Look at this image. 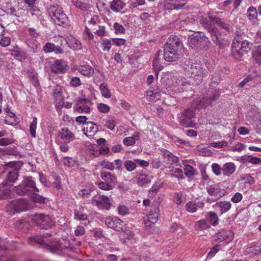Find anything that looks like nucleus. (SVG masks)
Here are the masks:
<instances>
[{"instance_id":"37998d69","label":"nucleus","mask_w":261,"mask_h":261,"mask_svg":"<svg viewBox=\"0 0 261 261\" xmlns=\"http://www.w3.org/2000/svg\"><path fill=\"white\" fill-rule=\"evenodd\" d=\"M75 109L79 113H89L91 109L89 107L85 105L76 106Z\"/></svg>"},{"instance_id":"1a4fd4ad","label":"nucleus","mask_w":261,"mask_h":261,"mask_svg":"<svg viewBox=\"0 0 261 261\" xmlns=\"http://www.w3.org/2000/svg\"><path fill=\"white\" fill-rule=\"evenodd\" d=\"M29 208L28 201L24 198H20L10 202L7 206V213L13 215L15 213L27 211Z\"/></svg>"},{"instance_id":"e433bc0d","label":"nucleus","mask_w":261,"mask_h":261,"mask_svg":"<svg viewBox=\"0 0 261 261\" xmlns=\"http://www.w3.org/2000/svg\"><path fill=\"white\" fill-rule=\"evenodd\" d=\"M30 197L34 202L41 203H44L46 199L45 197L37 194L36 192H33V193L30 195Z\"/></svg>"},{"instance_id":"bf43d9fd","label":"nucleus","mask_w":261,"mask_h":261,"mask_svg":"<svg viewBox=\"0 0 261 261\" xmlns=\"http://www.w3.org/2000/svg\"><path fill=\"white\" fill-rule=\"evenodd\" d=\"M101 165L103 166L105 168L109 169L110 170H113L114 169V166L113 163L109 162L106 160L103 161Z\"/></svg>"},{"instance_id":"bb28decb","label":"nucleus","mask_w":261,"mask_h":261,"mask_svg":"<svg viewBox=\"0 0 261 261\" xmlns=\"http://www.w3.org/2000/svg\"><path fill=\"white\" fill-rule=\"evenodd\" d=\"M59 39L61 42L60 45H56L55 44L54 45V49L53 51H54L56 54H63L64 53L63 48L64 46V44H67L68 43L66 39L62 36L59 37Z\"/></svg>"},{"instance_id":"a878e982","label":"nucleus","mask_w":261,"mask_h":261,"mask_svg":"<svg viewBox=\"0 0 261 261\" xmlns=\"http://www.w3.org/2000/svg\"><path fill=\"white\" fill-rule=\"evenodd\" d=\"M101 178L110 184H116V177L115 175L109 172H101L100 174Z\"/></svg>"},{"instance_id":"0e129e2a","label":"nucleus","mask_w":261,"mask_h":261,"mask_svg":"<svg viewBox=\"0 0 261 261\" xmlns=\"http://www.w3.org/2000/svg\"><path fill=\"white\" fill-rule=\"evenodd\" d=\"M183 196V194L181 192L176 193L174 198V201L177 204H180L182 203V199L181 198Z\"/></svg>"},{"instance_id":"69168bd1","label":"nucleus","mask_w":261,"mask_h":261,"mask_svg":"<svg viewBox=\"0 0 261 261\" xmlns=\"http://www.w3.org/2000/svg\"><path fill=\"white\" fill-rule=\"evenodd\" d=\"M91 193V190L90 189H83L81 190L79 194L82 197V198H86L89 197Z\"/></svg>"},{"instance_id":"a19ab883","label":"nucleus","mask_w":261,"mask_h":261,"mask_svg":"<svg viewBox=\"0 0 261 261\" xmlns=\"http://www.w3.org/2000/svg\"><path fill=\"white\" fill-rule=\"evenodd\" d=\"M256 62L261 65V45L258 46L254 54Z\"/></svg>"},{"instance_id":"79ce46f5","label":"nucleus","mask_w":261,"mask_h":261,"mask_svg":"<svg viewBox=\"0 0 261 261\" xmlns=\"http://www.w3.org/2000/svg\"><path fill=\"white\" fill-rule=\"evenodd\" d=\"M220 80L221 77L220 75L216 73H214L212 75L211 86L212 87H216L218 85Z\"/></svg>"},{"instance_id":"c85d7f7f","label":"nucleus","mask_w":261,"mask_h":261,"mask_svg":"<svg viewBox=\"0 0 261 261\" xmlns=\"http://www.w3.org/2000/svg\"><path fill=\"white\" fill-rule=\"evenodd\" d=\"M150 178L148 175L141 173L138 175L137 182L139 186H143L150 182Z\"/></svg>"},{"instance_id":"a211bd4d","label":"nucleus","mask_w":261,"mask_h":261,"mask_svg":"<svg viewBox=\"0 0 261 261\" xmlns=\"http://www.w3.org/2000/svg\"><path fill=\"white\" fill-rule=\"evenodd\" d=\"M8 174L6 180L10 182H14L17 179L18 176V169L16 168H7Z\"/></svg>"},{"instance_id":"6e6d98bb","label":"nucleus","mask_w":261,"mask_h":261,"mask_svg":"<svg viewBox=\"0 0 261 261\" xmlns=\"http://www.w3.org/2000/svg\"><path fill=\"white\" fill-rule=\"evenodd\" d=\"M155 223V222H153L150 219L146 220L144 222L146 228L151 232H153L152 229L154 227Z\"/></svg>"},{"instance_id":"f257e3e1","label":"nucleus","mask_w":261,"mask_h":261,"mask_svg":"<svg viewBox=\"0 0 261 261\" xmlns=\"http://www.w3.org/2000/svg\"><path fill=\"white\" fill-rule=\"evenodd\" d=\"M184 67L185 69L191 75L186 79L183 78L182 83H188L192 86H197L201 83L203 78L207 76L208 72L203 70L200 63L193 62L192 60H187L185 62Z\"/></svg>"},{"instance_id":"2f4dec72","label":"nucleus","mask_w":261,"mask_h":261,"mask_svg":"<svg viewBox=\"0 0 261 261\" xmlns=\"http://www.w3.org/2000/svg\"><path fill=\"white\" fill-rule=\"evenodd\" d=\"M209 222L213 226H216L218 224L219 218L217 214L214 212H209L207 213Z\"/></svg>"},{"instance_id":"052dcab7","label":"nucleus","mask_w":261,"mask_h":261,"mask_svg":"<svg viewBox=\"0 0 261 261\" xmlns=\"http://www.w3.org/2000/svg\"><path fill=\"white\" fill-rule=\"evenodd\" d=\"M11 39L8 37H4L0 40V44L4 47L8 46L10 45Z\"/></svg>"},{"instance_id":"4c0bfd02","label":"nucleus","mask_w":261,"mask_h":261,"mask_svg":"<svg viewBox=\"0 0 261 261\" xmlns=\"http://www.w3.org/2000/svg\"><path fill=\"white\" fill-rule=\"evenodd\" d=\"M227 238V233L225 230H222L215 236L216 241L222 242Z\"/></svg>"},{"instance_id":"680f3d73","label":"nucleus","mask_w":261,"mask_h":261,"mask_svg":"<svg viewBox=\"0 0 261 261\" xmlns=\"http://www.w3.org/2000/svg\"><path fill=\"white\" fill-rule=\"evenodd\" d=\"M97 108L100 112L104 113H106L110 111V107L108 105L103 103L99 104Z\"/></svg>"},{"instance_id":"774afa93","label":"nucleus","mask_w":261,"mask_h":261,"mask_svg":"<svg viewBox=\"0 0 261 261\" xmlns=\"http://www.w3.org/2000/svg\"><path fill=\"white\" fill-rule=\"evenodd\" d=\"M74 232L76 236H82L85 233V230L83 226L80 225L76 227Z\"/></svg>"},{"instance_id":"de8ad7c7","label":"nucleus","mask_w":261,"mask_h":261,"mask_svg":"<svg viewBox=\"0 0 261 261\" xmlns=\"http://www.w3.org/2000/svg\"><path fill=\"white\" fill-rule=\"evenodd\" d=\"M63 163L68 166V167H72L75 164V161L72 158L70 157H64L63 159Z\"/></svg>"},{"instance_id":"6ab92c4d","label":"nucleus","mask_w":261,"mask_h":261,"mask_svg":"<svg viewBox=\"0 0 261 261\" xmlns=\"http://www.w3.org/2000/svg\"><path fill=\"white\" fill-rule=\"evenodd\" d=\"M236 168L233 163H226L223 166L222 171L224 175L229 176L235 172Z\"/></svg>"},{"instance_id":"338daca9","label":"nucleus","mask_w":261,"mask_h":261,"mask_svg":"<svg viewBox=\"0 0 261 261\" xmlns=\"http://www.w3.org/2000/svg\"><path fill=\"white\" fill-rule=\"evenodd\" d=\"M70 84L73 87H79L81 85V82L79 77H72L71 81Z\"/></svg>"},{"instance_id":"2eb2a0df","label":"nucleus","mask_w":261,"mask_h":261,"mask_svg":"<svg viewBox=\"0 0 261 261\" xmlns=\"http://www.w3.org/2000/svg\"><path fill=\"white\" fill-rule=\"evenodd\" d=\"M220 91L219 89H216L211 96H206L200 100V103L204 107L208 106L214 101L217 100L220 96Z\"/></svg>"},{"instance_id":"a18cd8bd","label":"nucleus","mask_w":261,"mask_h":261,"mask_svg":"<svg viewBox=\"0 0 261 261\" xmlns=\"http://www.w3.org/2000/svg\"><path fill=\"white\" fill-rule=\"evenodd\" d=\"M72 2L76 7L80 8L83 11H86L88 8L87 5L84 4L78 0H73Z\"/></svg>"},{"instance_id":"7c9ffc66","label":"nucleus","mask_w":261,"mask_h":261,"mask_svg":"<svg viewBox=\"0 0 261 261\" xmlns=\"http://www.w3.org/2000/svg\"><path fill=\"white\" fill-rule=\"evenodd\" d=\"M139 138L138 133H135L132 137H126L123 139V143L126 146H130L135 143L136 139L138 140Z\"/></svg>"},{"instance_id":"5fc2aeb1","label":"nucleus","mask_w":261,"mask_h":261,"mask_svg":"<svg viewBox=\"0 0 261 261\" xmlns=\"http://www.w3.org/2000/svg\"><path fill=\"white\" fill-rule=\"evenodd\" d=\"M101 44L103 46V50L109 51L111 47V40L107 39L102 40Z\"/></svg>"},{"instance_id":"f03ea898","label":"nucleus","mask_w":261,"mask_h":261,"mask_svg":"<svg viewBox=\"0 0 261 261\" xmlns=\"http://www.w3.org/2000/svg\"><path fill=\"white\" fill-rule=\"evenodd\" d=\"M183 45L180 39L172 35L169 38L168 42L164 45V58L167 62H174L180 59Z\"/></svg>"},{"instance_id":"4be33fe9","label":"nucleus","mask_w":261,"mask_h":261,"mask_svg":"<svg viewBox=\"0 0 261 261\" xmlns=\"http://www.w3.org/2000/svg\"><path fill=\"white\" fill-rule=\"evenodd\" d=\"M125 6V4L121 0H114L110 5L111 9L114 12H120Z\"/></svg>"},{"instance_id":"39448f33","label":"nucleus","mask_w":261,"mask_h":261,"mask_svg":"<svg viewBox=\"0 0 261 261\" xmlns=\"http://www.w3.org/2000/svg\"><path fill=\"white\" fill-rule=\"evenodd\" d=\"M189 45L196 51H206L211 46V42L207 36L203 33H199L189 39Z\"/></svg>"},{"instance_id":"f3484780","label":"nucleus","mask_w":261,"mask_h":261,"mask_svg":"<svg viewBox=\"0 0 261 261\" xmlns=\"http://www.w3.org/2000/svg\"><path fill=\"white\" fill-rule=\"evenodd\" d=\"M59 136L61 139L68 140V141H72L75 139L73 133L66 127L62 128L59 132Z\"/></svg>"},{"instance_id":"7ed1b4c3","label":"nucleus","mask_w":261,"mask_h":261,"mask_svg":"<svg viewBox=\"0 0 261 261\" xmlns=\"http://www.w3.org/2000/svg\"><path fill=\"white\" fill-rule=\"evenodd\" d=\"M50 236L51 234L46 233L41 237L37 236L31 237L28 239V243L29 244L33 246L39 245L50 252L55 254H58L59 252L62 251L64 249L66 248V247L63 245L62 243L57 239L49 241V242L48 243H46L45 241L42 239V238H47Z\"/></svg>"},{"instance_id":"58836bf2","label":"nucleus","mask_w":261,"mask_h":261,"mask_svg":"<svg viewBox=\"0 0 261 261\" xmlns=\"http://www.w3.org/2000/svg\"><path fill=\"white\" fill-rule=\"evenodd\" d=\"M55 100L60 99L62 96V89L59 85H57L53 94Z\"/></svg>"},{"instance_id":"5701e85b","label":"nucleus","mask_w":261,"mask_h":261,"mask_svg":"<svg viewBox=\"0 0 261 261\" xmlns=\"http://www.w3.org/2000/svg\"><path fill=\"white\" fill-rule=\"evenodd\" d=\"M64 13L62 8L59 6H53L51 7L49 12L50 16L53 20L54 18L58 17Z\"/></svg>"},{"instance_id":"f704fd0d","label":"nucleus","mask_w":261,"mask_h":261,"mask_svg":"<svg viewBox=\"0 0 261 261\" xmlns=\"http://www.w3.org/2000/svg\"><path fill=\"white\" fill-rule=\"evenodd\" d=\"M124 166L126 170L128 172H131L134 170L136 167L135 162L131 160H126L124 162Z\"/></svg>"},{"instance_id":"dca6fc26","label":"nucleus","mask_w":261,"mask_h":261,"mask_svg":"<svg viewBox=\"0 0 261 261\" xmlns=\"http://www.w3.org/2000/svg\"><path fill=\"white\" fill-rule=\"evenodd\" d=\"M86 126V127L83 129V131L87 137H93L98 130L97 125L93 122H87Z\"/></svg>"},{"instance_id":"b1692460","label":"nucleus","mask_w":261,"mask_h":261,"mask_svg":"<svg viewBox=\"0 0 261 261\" xmlns=\"http://www.w3.org/2000/svg\"><path fill=\"white\" fill-rule=\"evenodd\" d=\"M246 15L250 21L255 22L257 18L256 9L253 6L250 7L247 11Z\"/></svg>"},{"instance_id":"f8f14e48","label":"nucleus","mask_w":261,"mask_h":261,"mask_svg":"<svg viewBox=\"0 0 261 261\" xmlns=\"http://www.w3.org/2000/svg\"><path fill=\"white\" fill-rule=\"evenodd\" d=\"M211 35L212 40L214 43L218 46H221L223 44V39L221 37V33L220 32L218 28L213 27L209 24H201Z\"/></svg>"},{"instance_id":"423d86ee","label":"nucleus","mask_w":261,"mask_h":261,"mask_svg":"<svg viewBox=\"0 0 261 261\" xmlns=\"http://www.w3.org/2000/svg\"><path fill=\"white\" fill-rule=\"evenodd\" d=\"M199 21L200 24H209L213 27L217 24L221 29L225 30L227 32H229L230 29L232 27V23L229 20H223L219 17L214 16H202L200 17Z\"/></svg>"},{"instance_id":"393cba45","label":"nucleus","mask_w":261,"mask_h":261,"mask_svg":"<svg viewBox=\"0 0 261 261\" xmlns=\"http://www.w3.org/2000/svg\"><path fill=\"white\" fill-rule=\"evenodd\" d=\"M160 215V210L156 206L152 207L148 215V219L151 220L153 222H156Z\"/></svg>"},{"instance_id":"49530a36","label":"nucleus","mask_w":261,"mask_h":261,"mask_svg":"<svg viewBox=\"0 0 261 261\" xmlns=\"http://www.w3.org/2000/svg\"><path fill=\"white\" fill-rule=\"evenodd\" d=\"M197 205L195 203L190 201L187 203L186 208L188 212L190 213H194L197 210Z\"/></svg>"},{"instance_id":"c756f323","label":"nucleus","mask_w":261,"mask_h":261,"mask_svg":"<svg viewBox=\"0 0 261 261\" xmlns=\"http://www.w3.org/2000/svg\"><path fill=\"white\" fill-rule=\"evenodd\" d=\"M56 24L60 26H64L67 23L68 17L65 13L59 16L58 17L54 18L53 20Z\"/></svg>"},{"instance_id":"4468645a","label":"nucleus","mask_w":261,"mask_h":261,"mask_svg":"<svg viewBox=\"0 0 261 261\" xmlns=\"http://www.w3.org/2000/svg\"><path fill=\"white\" fill-rule=\"evenodd\" d=\"M105 223L108 227L116 231H119L122 229L123 222L118 217L107 218Z\"/></svg>"},{"instance_id":"c9c22d12","label":"nucleus","mask_w":261,"mask_h":261,"mask_svg":"<svg viewBox=\"0 0 261 261\" xmlns=\"http://www.w3.org/2000/svg\"><path fill=\"white\" fill-rule=\"evenodd\" d=\"M102 95L106 98H110L111 96V93L107 87V85L102 83L99 86Z\"/></svg>"},{"instance_id":"aec40b11","label":"nucleus","mask_w":261,"mask_h":261,"mask_svg":"<svg viewBox=\"0 0 261 261\" xmlns=\"http://www.w3.org/2000/svg\"><path fill=\"white\" fill-rule=\"evenodd\" d=\"M163 161L167 165H172L178 162V158L173 155L171 152L166 151L163 153Z\"/></svg>"},{"instance_id":"9b49d317","label":"nucleus","mask_w":261,"mask_h":261,"mask_svg":"<svg viewBox=\"0 0 261 261\" xmlns=\"http://www.w3.org/2000/svg\"><path fill=\"white\" fill-rule=\"evenodd\" d=\"M91 203L99 209L108 210L111 206L109 197L105 195H95L91 199Z\"/></svg>"},{"instance_id":"09e8293b","label":"nucleus","mask_w":261,"mask_h":261,"mask_svg":"<svg viewBox=\"0 0 261 261\" xmlns=\"http://www.w3.org/2000/svg\"><path fill=\"white\" fill-rule=\"evenodd\" d=\"M207 191L211 196H214L215 197L218 196V189L214 186H211L209 187H207Z\"/></svg>"},{"instance_id":"412c9836","label":"nucleus","mask_w":261,"mask_h":261,"mask_svg":"<svg viewBox=\"0 0 261 261\" xmlns=\"http://www.w3.org/2000/svg\"><path fill=\"white\" fill-rule=\"evenodd\" d=\"M77 70L84 76H91L94 72V69L89 65H83L77 68Z\"/></svg>"},{"instance_id":"ddd939ff","label":"nucleus","mask_w":261,"mask_h":261,"mask_svg":"<svg viewBox=\"0 0 261 261\" xmlns=\"http://www.w3.org/2000/svg\"><path fill=\"white\" fill-rule=\"evenodd\" d=\"M68 68L67 62L63 59L56 60L50 65L51 72L57 74L65 73Z\"/></svg>"},{"instance_id":"72a5a7b5","label":"nucleus","mask_w":261,"mask_h":261,"mask_svg":"<svg viewBox=\"0 0 261 261\" xmlns=\"http://www.w3.org/2000/svg\"><path fill=\"white\" fill-rule=\"evenodd\" d=\"M168 3L172 5L173 9H179L185 5L184 0H168Z\"/></svg>"},{"instance_id":"cd10ccee","label":"nucleus","mask_w":261,"mask_h":261,"mask_svg":"<svg viewBox=\"0 0 261 261\" xmlns=\"http://www.w3.org/2000/svg\"><path fill=\"white\" fill-rule=\"evenodd\" d=\"M216 206L221 210L222 214L230 210L231 204L229 202L220 201L216 204Z\"/></svg>"},{"instance_id":"9d476101","label":"nucleus","mask_w":261,"mask_h":261,"mask_svg":"<svg viewBox=\"0 0 261 261\" xmlns=\"http://www.w3.org/2000/svg\"><path fill=\"white\" fill-rule=\"evenodd\" d=\"M32 220L41 229H47L55 225L54 221L49 215L42 214H35L33 216Z\"/></svg>"},{"instance_id":"e2e57ef3","label":"nucleus","mask_w":261,"mask_h":261,"mask_svg":"<svg viewBox=\"0 0 261 261\" xmlns=\"http://www.w3.org/2000/svg\"><path fill=\"white\" fill-rule=\"evenodd\" d=\"M118 213L122 216H124L128 213V208L124 205H120L118 207Z\"/></svg>"},{"instance_id":"603ef678","label":"nucleus","mask_w":261,"mask_h":261,"mask_svg":"<svg viewBox=\"0 0 261 261\" xmlns=\"http://www.w3.org/2000/svg\"><path fill=\"white\" fill-rule=\"evenodd\" d=\"M185 174L188 177H191L194 174V170L192 166L187 165L185 168Z\"/></svg>"},{"instance_id":"ea45409f","label":"nucleus","mask_w":261,"mask_h":261,"mask_svg":"<svg viewBox=\"0 0 261 261\" xmlns=\"http://www.w3.org/2000/svg\"><path fill=\"white\" fill-rule=\"evenodd\" d=\"M37 118L34 117L33 119L32 122L30 125V134L32 137L36 136V129L37 127Z\"/></svg>"},{"instance_id":"473e14b6","label":"nucleus","mask_w":261,"mask_h":261,"mask_svg":"<svg viewBox=\"0 0 261 261\" xmlns=\"http://www.w3.org/2000/svg\"><path fill=\"white\" fill-rule=\"evenodd\" d=\"M195 226L196 229L200 230H205L210 227V225L205 219H202L197 222Z\"/></svg>"},{"instance_id":"6e6552de","label":"nucleus","mask_w":261,"mask_h":261,"mask_svg":"<svg viewBox=\"0 0 261 261\" xmlns=\"http://www.w3.org/2000/svg\"><path fill=\"white\" fill-rule=\"evenodd\" d=\"M195 117V110L188 108L178 114V121L181 125L186 127H193L195 124L192 119Z\"/></svg>"},{"instance_id":"0eeeda50","label":"nucleus","mask_w":261,"mask_h":261,"mask_svg":"<svg viewBox=\"0 0 261 261\" xmlns=\"http://www.w3.org/2000/svg\"><path fill=\"white\" fill-rule=\"evenodd\" d=\"M16 193L20 196H30L33 192H38L39 189L35 182L29 177L24 179L21 184L15 187Z\"/></svg>"},{"instance_id":"8fccbe9b","label":"nucleus","mask_w":261,"mask_h":261,"mask_svg":"<svg viewBox=\"0 0 261 261\" xmlns=\"http://www.w3.org/2000/svg\"><path fill=\"white\" fill-rule=\"evenodd\" d=\"M54 45L55 44L54 43L47 42L44 46L43 50L46 53L53 52L54 49Z\"/></svg>"},{"instance_id":"4d7b16f0","label":"nucleus","mask_w":261,"mask_h":261,"mask_svg":"<svg viewBox=\"0 0 261 261\" xmlns=\"http://www.w3.org/2000/svg\"><path fill=\"white\" fill-rule=\"evenodd\" d=\"M114 28L115 30V33H124L125 32L124 28L119 23L115 22L114 24Z\"/></svg>"},{"instance_id":"864d4df0","label":"nucleus","mask_w":261,"mask_h":261,"mask_svg":"<svg viewBox=\"0 0 261 261\" xmlns=\"http://www.w3.org/2000/svg\"><path fill=\"white\" fill-rule=\"evenodd\" d=\"M212 168L214 174L217 176L220 175L221 173L222 168L217 163L212 164Z\"/></svg>"},{"instance_id":"c03bdc74","label":"nucleus","mask_w":261,"mask_h":261,"mask_svg":"<svg viewBox=\"0 0 261 261\" xmlns=\"http://www.w3.org/2000/svg\"><path fill=\"white\" fill-rule=\"evenodd\" d=\"M97 185L99 189L103 190L109 191L113 189V186L111 184L107 182L106 183L105 182L101 181L99 182Z\"/></svg>"},{"instance_id":"3c124183","label":"nucleus","mask_w":261,"mask_h":261,"mask_svg":"<svg viewBox=\"0 0 261 261\" xmlns=\"http://www.w3.org/2000/svg\"><path fill=\"white\" fill-rule=\"evenodd\" d=\"M116 125V122L114 120H108L106 121L105 126L110 130H114Z\"/></svg>"},{"instance_id":"20e7f679","label":"nucleus","mask_w":261,"mask_h":261,"mask_svg":"<svg viewBox=\"0 0 261 261\" xmlns=\"http://www.w3.org/2000/svg\"><path fill=\"white\" fill-rule=\"evenodd\" d=\"M252 44L243 39L238 35L235 36L232 43V54L237 60H241L244 54L250 51Z\"/></svg>"},{"instance_id":"13d9d810","label":"nucleus","mask_w":261,"mask_h":261,"mask_svg":"<svg viewBox=\"0 0 261 261\" xmlns=\"http://www.w3.org/2000/svg\"><path fill=\"white\" fill-rule=\"evenodd\" d=\"M74 217L79 220H85L87 219V216L84 214H81L77 210H75L74 212Z\"/></svg>"}]
</instances>
